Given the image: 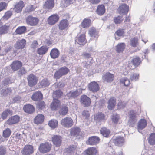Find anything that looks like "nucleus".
I'll use <instances>...</instances> for the list:
<instances>
[{
  "label": "nucleus",
  "instance_id": "nucleus-61",
  "mask_svg": "<svg viewBox=\"0 0 155 155\" xmlns=\"http://www.w3.org/2000/svg\"><path fill=\"white\" fill-rule=\"evenodd\" d=\"M12 15L10 11H8L6 12L3 17L4 19L7 20Z\"/></svg>",
  "mask_w": 155,
  "mask_h": 155
},
{
  "label": "nucleus",
  "instance_id": "nucleus-3",
  "mask_svg": "<svg viewBox=\"0 0 155 155\" xmlns=\"http://www.w3.org/2000/svg\"><path fill=\"white\" fill-rule=\"evenodd\" d=\"M27 24L31 26H35L39 22V20L37 17H34L32 15H29L25 18Z\"/></svg>",
  "mask_w": 155,
  "mask_h": 155
},
{
  "label": "nucleus",
  "instance_id": "nucleus-44",
  "mask_svg": "<svg viewBox=\"0 0 155 155\" xmlns=\"http://www.w3.org/2000/svg\"><path fill=\"white\" fill-rule=\"evenodd\" d=\"M27 30L25 26L18 27L15 30V32L17 34L21 35L25 33Z\"/></svg>",
  "mask_w": 155,
  "mask_h": 155
},
{
  "label": "nucleus",
  "instance_id": "nucleus-17",
  "mask_svg": "<svg viewBox=\"0 0 155 155\" xmlns=\"http://www.w3.org/2000/svg\"><path fill=\"white\" fill-rule=\"evenodd\" d=\"M51 141L56 147H58L62 144V137L60 136L54 135L52 137Z\"/></svg>",
  "mask_w": 155,
  "mask_h": 155
},
{
  "label": "nucleus",
  "instance_id": "nucleus-22",
  "mask_svg": "<svg viewBox=\"0 0 155 155\" xmlns=\"http://www.w3.org/2000/svg\"><path fill=\"white\" fill-rule=\"evenodd\" d=\"M25 5L24 2L20 0L16 3L14 8V10L15 12L17 13L20 12L22 11Z\"/></svg>",
  "mask_w": 155,
  "mask_h": 155
},
{
  "label": "nucleus",
  "instance_id": "nucleus-21",
  "mask_svg": "<svg viewBox=\"0 0 155 155\" xmlns=\"http://www.w3.org/2000/svg\"><path fill=\"white\" fill-rule=\"evenodd\" d=\"M24 112L27 114H31L35 111V108L32 105L27 104L25 105L23 107Z\"/></svg>",
  "mask_w": 155,
  "mask_h": 155
},
{
  "label": "nucleus",
  "instance_id": "nucleus-62",
  "mask_svg": "<svg viewBox=\"0 0 155 155\" xmlns=\"http://www.w3.org/2000/svg\"><path fill=\"white\" fill-rule=\"evenodd\" d=\"M12 90L11 88H8L4 91L3 94L5 95H10L12 92Z\"/></svg>",
  "mask_w": 155,
  "mask_h": 155
},
{
  "label": "nucleus",
  "instance_id": "nucleus-59",
  "mask_svg": "<svg viewBox=\"0 0 155 155\" xmlns=\"http://www.w3.org/2000/svg\"><path fill=\"white\" fill-rule=\"evenodd\" d=\"M115 34L119 36H121L124 34L123 29H119L117 30L115 32Z\"/></svg>",
  "mask_w": 155,
  "mask_h": 155
},
{
  "label": "nucleus",
  "instance_id": "nucleus-40",
  "mask_svg": "<svg viewBox=\"0 0 155 155\" xmlns=\"http://www.w3.org/2000/svg\"><path fill=\"white\" fill-rule=\"evenodd\" d=\"M105 115L101 112H98L94 116V119L98 121H101L105 119Z\"/></svg>",
  "mask_w": 155,
  "mask_h": 155
},
{
  "label": "nucleus",
  "instance_id": "nucleus-32",
  "mask_svg": "<svg viewBox=\"0 0 155 155\" xmlns=\"http://www.w3.org/2000/svg\"><path fill=\"white\" fill-rule=\"evenodd\" d=\"M113 142L116 146H120L122 145L124 142L123 137L118 136L113 139Z\"/></svg>",
  "mask_w": 155,
  "mask_h": 155
},
{
  "label": "nucleus",
  "instance_id": "nucleus-18",
  "mask_svg": "<svg viewBox=\"0 0 155 155\" xmlns=\"http://www.w3.org/2000/svg\"><path fill=\"white\" fill-rule=\"evenodd\" d=\"M65 153L68 155L77 154V147L74 145L69 146L65 149Z\"/></svg>",
  "mask_w": 155,
  "mask_h": 155
},
{
  "label": "nucleus",
  "instance_id": "nucleus-29",
  "mask_svg": "<svg viewBox=\"0 0 155 155\" xmlns=\"http://www.w3.org/2000/svg\"><path fill=\"white\" fill-rule=\"evenodd\" d=\"M107 103V107L108 109L110 110L113 109L116 104V99L114 97H111L108 100Z\"/></svg>",
  "mask_w": 155,
  "mask_h": 155
},
{
  "label": "nucleus",
  "instance_id": "nucleus-50",
  "mask_svg": "<svg viewBox=\"0 0 155 155\" xmlns=\"http://www.w3.org/2000/svg\"><path fill=\"white\" fill-rule=\"evenodd\" d=\"M149 143L151 145L155 144V133H152L150 135L148 139Z\"/></svg>",
  "mask_w": 155,
  "mask_h": 155
},
{
  "label": "nucleus",
  "instance_id": "nucleus-58",
  "mask_svg": "<svg viewBox=\"0 0 155 155\" xmlns=\"http://www.w3.org/2000/svg\"><path fill=\"white\" fill-rule=\"evenodd\" d=\"M27 73V71L24 67H22L20 68L19 71H18V74L20 76H22L25 74Z\"/></svg>",
  "mask_w": 155,
  "mask_h": 155
},
{
  "label": "nucleus",
  "instance_id": "nucleus-51",
  "mask_svg": "<svg viewBox=\"0 0 155 155\" xmlns=\"http://www.w3.org/2000/svg\"><path fill=\"white\" fill-rule=\"evenodd\" d=\"M46 105L44 101H39L36 104V107L40 110H42L45 108Z\"/></svg>",
  "mask_w": 155,
  "mask_h": 155
},
{
  "label": "nucleus",
  "instance_id": "nucleus-60",
  "mask_svg": "<svg viewBox=\"0 0 155 155\" xmlns=\"http://www.w3.org/2000/svg\"><path fill=\"white\" fill-rule=\"evenodd\" d=\"M6 153V148L3 146L0 147V155H5Z\"/></svg>",
  "mask_w": 155,
  "mask_h": 155
},
{
  "label": "nucleus",
  "instance_id": "nucleus-35",
  "mask_svg": "<svg viewBox=\"0 0 155 155\" xmlns=\"http://www.w3.org/2000/svg\"><path fill=\"white\" fill-rule=\"evenodd\" d=\"M125 47L126 45L125 43H119L116 46V51L118 53H122L125 49Z\"/></svg>",
  "mask_w": 155,
  "mask_h": 155
},
{
  "label": "nucleus",
  "instance_id": "nucleus-63",
  "mask_svg": "<svg viewBox=\"0 0 155 155\" xmlns=\"http://www.w3.org/2000/svg\"><path fill=\"white\" fill-rule=\"evenodd\" d=\"M122 83L126 86H128L130 84V81L127 79H124L123 81H122Z\"/></svg>",
  "mask_w": 155,
  "mask_h": 155
},
{
  "label": "nucleus",
  "instance_id": "nucleus-12",
  "mask_svg": "<svg viewBox=\"0 0 155 155\" xmlns=\"http://www.w3.org/2000/svg\"><path fill=\"white\" fill-rule=\"evenodd\" d=\"M80 101L84 106L86 107L90 106L91 103L90 98L85 95H83L81 96Z\"/></svg>",
  "mask_w": 155,
  "mask_h": 155
},
{
  "label": "nucleus",
  "instance_id": "nucleus-15",
  "mask_svg": "<svg viewBox=\"0 0 155 155\" xmlns=\"http://www.w3.org/2000/svg\"><path fill=\"white\" fill-rule=\"evenodd\" d=\"M100 140V138L96 136H93L89 138L87 142V144L94 145L98 144Z\"/></svg>",
  "mask_w": 155,
  "mask_h": 155
},
{
  "label": "nucleus",
  "instance_id": "nucleus-45",
  "mask_svg": "<svg viewBox=\"0 0 155 155\" xmlns=\"http://www.w3.org/2000/svg\"><path fill=\"white\" fill-rule=\"evenodd\" d=\"M12 114V110L6 109L2 114L1 117L4 120L6 119L9 115H11Z\"/></svg>",
  "mask_w": 155,
  "mask_h": 155
},
{
  "label": "nucleus",
  "instance_id": "nucleus-33",
  "mask_svg": "<svg viewBox=\"0 0 155 155\" xmlns=\"http://www.w3.org/2000/svg\"><path fill=\"white\" fill-rule=\"evenodd\" d=\"M81 132V130L79 127H74L71 129L70 134L72 136H78L80 134Z\"/></svg>",
  "mask_w": 155,
  "mask_h": 155
},
{
  "label": "nucleus",
  "instance_id": "nucleus-37",
  "mask_svg": "<svg viewBox=\"0 0 155 155\" xmlns=\"http://www.w3.org/2000/svg\"><path fill=\"white\" fill-rule=\"evenodd\" d=\"M60 54L59 51L57 48L52 49L50 53L51 57L53 59L56 58L58 57Z\"/></svg>",
  "mask_w": 155,
  "mask_h": 155
},
{
  "label": "nucleus",
  "instance_id": "nucleus-38",
  "mask_svg": "<svg viewBox=\"0 0 155 155\" xmlns=\"http://www.w3.org/2000/svg\"><path fill=\"white\" fill-rule=\"evenodd\" d=\"M105 9L104 5H101L97 6L96 9V12L99 15H103L105 13Z\"/></svg>",
  "mask_w": 155,
  "mask_h": 155
},
{
  "label": "nucleus",
  "instance_id": "nucleus-6",
  "mask_svg": "<svg viewBox=\"0 0 155 155\" xmlns=\"http://www.w3.org/2000/svg\"><path fill=\"white\" fill-rule=\"evenodd\" d=\"M75 38V43L81 45H84L87 42L85 33L78 35Z\"/></svg>",
  "mask_w": 155,
  "mask_h": 155
},
{
  "label": "nucleus",
  "instance_id": "nucleus-16",
  "mask_svg": "<svg viewBox=\"0 0 155 155\" xmlns=\"http://www.w3.org/2000/svg\"><path fill=\"white\" fill-rule=\"evenodd\" d=\"M20 118L18 115H15L11 117L7 121V124L9 125H12L18 123L20 121Z\"/></svg>",
  "mask_w": 155,
  "mask_h": 155
},
{
  "label": "nucleus",
  "instance_id": "nucleus-54",
  "mask_svg": "<svg viewBox=\"0 0 155 155\" xmlns=\"http://www.w3.org/2000/svg\"><path fill=\"white\" fill-rule=\"evenodd\" d=\"M120 119L119 116L117 114L112 115V120L113 122L115 124H117Z\"/></svg>",
  "mask_w": 155,
  "mask_h": 155
},
{
  "label": "nucleus",
  "instance_id": "nucleus-20",
  "mask_svg": "<svg viewBox=\"0 0 155 155\" xmlns=\"http://www.w3.org/2000/svg\"><path fill=\"white\" fill-rule=\"evenodd\" d=\"M54 5V0H46L43 4V8L44 9L49 10L52 9Z\"/></svg>",
  "mask_w": 155,
  "mask_h": 155
},
{
  "label": "nucleus",
  "instance_id": "nucleus-8",
  "mask_svg": "<svg viewBox=\"0 0 155 155\" xmlns=\"http://www.w3.org/2000/svg\"><path fill=\"white\" fill-rule=\"evenodd\" d=\"M34 152L33 147L29 144L25 145L21 151V153L23 155H31Z\"/></svg>",
  "mask_w": 155,
  "mask_h": 155
},
{
  "label": "nucleus",
  "instance_id": "nucleus-5",
  "mask_svg": "<svg viewBox=\"0 0 155 155\" xmlns=\"http://www.w3.org/2000/svg\"><path fill=\"white\" fill-rule=\"evenodd\" d=\"M74 124L72 119L70 117H66L62 119L61 121V124L64 127L70 128Z\"/></svg>",
  "mask_w": 155,
  "mask_h": 155
},
{
  "label": "nucleus",
  "instance_id": "nucleus-56",
  "mask_svg": "<svg viewBox=\"0 0 155 155\" xmlns=\"http://www.w3.org/2000/svg\"><path fill=\"white\" fill-rule=\"evenodd\" d=\"M36 8V7H34L33 5H31L26 8L25 12L29 13L34 11Z\"/></svg>",
  "mask_w": 155,
  "mask_h": 155
},
{
  "label": "nucleus",
  "instance_id": "nucleus-9",
  "mask_svg": "<svg viewBox=\"0 0 155 155\" xmlns=\"http://www.w3.org/2000/svg\"><path fill=\"white\" fill-rule=\"evenodd\" d=\"M58 15L55 14L49 16L47 19L48 23L50 25H53L57 23L59 19Z\"/></svg>",
  "mask_w": 155,
  "mask_h": 155
},
{
  "label": "nucleus",
  "instance_id": "nucleus-36",
  "mask_svg": "<svg viewBox=\"0 0 155 155\" xmlns=\"http://www.w3.org/2000/svg\"><path fill=\"white\" fill-rule=\"evenodd\" d=\"M131 62L134 66L137 67L140 64L142 61L140 58L136 56L132 59Z\"/></svg>",
  "mask_w": 155,
  "mask_h": 155
},
{
  "label": "nucleus",
  "instance_id": "nucleus-57",
  "mask_svg": "<svg viewBox=\"0 0 155 155\" xmlns=\"http://www.w3.org/2000/svg\"><path fill=\"white\" fill-rule=\"evenodd\" d=\"M7 6V4L5 2H2L0 3V12L5 9Z\"/></svg>",
  "mask_w": 155,
  "mask_h": 155
},
{
  "label": "nucleus",
  "instance_id": "nucleus-49",
  "mask_svg": "<svg viewBox=\"0 0 155 155\" xmlns=\"http://www.w3.org/2000/svg\"><path fill=\"white\" fill-rule=\"evenodd\" d=\"M48 124L51 127L54 129L58 126V122L56 120L53 119L49 121Z\"/></svg>",
  "mask_w": 155,
  "mask_h": 155
},
{
  "label": "nucleus",
  "instance_id": "nucleus-43",
  "mask_svg": "<svg viewBox=\"0 0 155 155\" xmlns=\"http://www.w3.org/2000/svg\"><path fill=\"white\" fill-rule=\"evenodd\" d=\"M48 49V48L47 46L43 45L37 50V52L39 55H43L47 52Z\"/></svg>",
  "mask_w": 155,
  "mask_h": 155
},
{
  "label": "nucleus",
  "instance_id": "nucleus-28",
  "mask_svg": "<svg viewBox=\"0 0 155 155\" xmlns=\"http://www.w3.org/2000/svg\"><path fill=\"white\" fill-rule=\"evenodd\" d=\"M68 108L67 104H63L59 108V113L60 115H66L68 112Z\"/></svg>",
  "mask_w": 155,
  "mask_h": 155
},
{
  "label": "nucleus",
  "instance_id": "nucleus-10",
  "mask_svg": "<svg viewBox=\"0 0 155 155\" xmlns=\"http://www.w3.org/2000/svg\"><path fill=\"white\" fill-rule=\"evenodd\" d=\"M61 105L60 100L55 98H53L52 102L50 105V107L52 110L56 111L59 109Z\"/></svg>",
  "mask_w": 155,
  "mask_h": 155
},
{
  "label": "nucleus",
  "instance_id": "nucleus-41",
  "mask_svg": "<svg viewBox=\"0 0 155 155\" xmlns=\"http://www.w3.org/2000/svg\"><path fill=\"white\" fill-rule=\"evenodd\" d=\"M147 123L146 120L143 119H141L138 123V128L143 129L146 126Z\"/></svg>",
  "mask_w": 155,
  "mask_h": 155
},
{
  "label": "nucleus",
  "instance_id": "nucleus-27",
  "mask_svg": "<svg viewBox=\"0 0 155 155\" xmlns=\"http://www.w3.org/2000/svg\"><path fill=\"white\" fill-rule=\"evenodd\" d=\"M88 88L90 91L94 92L99 90V87L98 84L95 81L91 82L88 85Z\"/></svg>",
  "mask_w": 155,
  "mask_h": 155
},
{
  "label": "nucleus",
  "instance_id": "nucleus-55",
  "mask_svg": "<svg viewBox=\"0 0 155 155\" xmlns=\"http://www.w3.org/2000/svg\"><path fill=\"white\" fill-rule=\"evenodd\" d=\"M139 74L138 73L133 74L130 76V78L131 81H136L138 80Z\"/></svg>",
  "mask_w": 155,
  "mask_h": 155
},
{
  "label": "nucleus",
  "instance_id": "nucleus-53",
  "mask_svg": "<svg viewBox=\"0 0 155 155\" xmlns=\"http://www.w3.org/2000/svg\"><path fill=\"white\" fill-rule=\"evenodd\" d=\"M11 132L10 129L6 128L3 132V137L4 138L8 137L11 135Z\"/></svg>",
  "mask_w": 155,
  "mask_h": 155
},
{
  "label": "nucleus",
  "instance_id": "nucleus-13",
  "mask_svg": "<svg viewBox=\"0 0 155 155\" xmlns=\"http://www.w3.org/2000/svg\"><path fill=\"white\" fill-rule=\"evenodd\" d=\"M69 23L67 19H63L61 20L58 25L59 29L60 30H67L68 28Z\"/></svg>",
  "mask_w": 155,
  "mask_h": 155
},
{
  "label": "nucleus",
  "instance_id": "nucleus-26",
  "mask_svg": "<svg viewBox=\"0 0 155 155\" xmlns=\"http://www.w3.org/2000/svg\"><path fill=\"white\" fill-rule=\"evenodd\" d=\"M45 117L43 114H38L34 119V122L37 124H41L44 121Z\"/></svg>",
  "mask_w": 155,
  "mask_h": 155
},
{
  "label": "nucleus",
  "instance_id": "nucleus-34",
  "mask_svg": "<svg viewBox=\"0 0 155 155\" xmlns=\"http://www.w3.org/2000/svg\"><path fill=\"white\" fill-rule=\"evenodd\" d=\"M88 34L91 37L96 38L97 39L98 35V32L94 27L91 28L89 30Z\"/></svg>",
  "mask_w": 155,
  "mask_h": 155
},
{
  "label": "nucleus",
  "instance_id": "nucleus-39",
  "mask_svg": "<svg viewBox=\"0 0 155 155\" xmlns=\"http://www.w3.org/2000/svg\"><path fill=\"white\" fill-rule=\"evenodd\" d=\"M80 94L78 90L74 91H70L67 94V96L68 98H75Z\"/></svg>",
  "mask_w": 155,
  "mask_h": 155
},
{
  "label": "nucleus",
  "instance_id": "nucleus-48",
  "mask_svg": "<svg viewBox=\"0 0 155 155\" xmlns=\"http://www.w3.org/2000/svg\"><path fill=\"white\" fill-rule=\"evenodd\" d=\"M138 44V39L137 37H134L131 38L130 41V45L133 47H136Z\"/></svg>",
  "mask_w": 155,
  "mask_h": 155
},
{
  "label": "nucleus",
  "instance_id": "nucleus-42",
  "mask_svg": "<svg viewBox=\"0 0 155 155\" xmlns=\"http://www.w3.org/2000/svg\"><path fill=\"white\" fill-rule=\"evenodd\" d=\"M39 86L42 88L48 86L50 84V83L48 79L44 78L39 82Z\"/></svg>",
  "mask_w": 155,
  "mask_h": 155
},
{
  "label": "nucleus",
  "instance_id": "nucleus-25",
  "mask_svg": "<svg viewBox=\"0 0 155 155\" xmlns=\"http://www.w3.org/2000/svg\"><path fill=\"white\" fill-rule=\"evenodd\" d=\"M91 20L88 18H86L82 20L81 25L82 28L87 29L91 26Z\"/></svg>",
  "mask_w": 155,
  "mask_h": 155
},
{
  "label": "nucleus",
  "instance_id": "nucleus-52",
  "mask_svg": "<svg viewBox=\"0 0 155 155\" xmlns=\"http://www.w3.org/2000/svg\"><path fill=\"white\" fill-rule=\"evenodd\" d=\"M123 17L120 16H118L115 17L114 18V21L115 24H120L123 21Z\"/></svg>",
  "mask_w": 155,
  "mask_h": 155
},
{
  "label": "nucleus",
  "instance_id": "nucleus-19",
  "mask_svg": "<svg viewBox=\"0 0 155 155\" xmlns=\"http://www.w3.org/2000/svg\"><path fill=\"white\" fill-rule=\"evenodd\" d=\"M11 29V25L6 23L0 27V35H2L7 34Z\"/></svg>",
  "mask_w": 155,
  "mask_h": 155
},
{
  "label": "nucleus",
  "instance_id": "nucleus-46",
  "mask_svg": "<svg viewBox=\"0 0 155 155\" xmlns=\"http://www.w3.org/2000/svg\"><path fill=\"white\" fill-rule=\"evenodd\" d=\"M63 95V92L61 90L58 89L54 91L53 93V98H60Z\"/></svg>",
  "mask_w": 155,
  "mask_h": 155
},
{
  "label": "nucleus",
  "instance_id": "nucleus-23",
  "mask_svg": "<svg viewBox=\"0 0 155 155\" xmlns=\"http://www.w3.org/2000/svg\"><path fill=\"white\" fill-rule=\"evenodd\" d=\"M104 80L107 83H111L114 80V74L109 72H107L103 76Z\"/></svg>",
  "mask_w": 155,
  "mask_h": 155
},
{
  "label": "nucleus",
  "instance_id": "nucleus-64",
  "mask_svg": "<svg viewBox=\"0 0 155 155\" xmlns=\"http://www.w3.org/2000/svg\"><path fill=\"white\" fill-rule=\"evenodd\" d=\"M82 115L84 116L86 119H87L90 116L88 111H84L82 113Z\"/></svg>",
  "mask_w": 155,
  "mask_h": 155
},
{
  "label": "nucleus",
  "instance_id": "nucleus-47",
  "mask_svg": "<svg viewBox=\"0 0 155 155\" xmlns=\"http://www.w3.org/2000/svg\"><path fill=\"white\" fill-rule=\"evenodd\" d=\"M100 131L101 134L104 137H106L109 136L110 133V130L104 127L101 128L100 130Z\"/></svg>",
  "mask_w": 155,
  "mask_h": 155
},
{
  "label": "nucleus",
  "instance_id": "nucleus-11",
  "mask_svg": "<svg viewBox=\"0 0 155 155\" xmlns=\"http://www.w3.org/2000/svg\"><path fill=\"white\" fill-rule=\"evenodd\" d=\"M22 62L19 60L13 61L10 64V66L12 70L15 71L19 70L22 66Z\"/></svg>",
  "mask_w": 155,
  "mask_h": 155
},
{
  "label": "nucleus",
  "instance_id": "nucleus-30",
  "mask_svg": "<svg viewBox=\"0 0 155 155\" xmlns=\"http://www.w3.org/2000/svg\"><path fill=\"white\" fill-rule=\"evenodd\" d=\"M129 115V122L133 124L135 123L137 120L136 112L133 110H130Z\"/></svg>",
  "mask_w": 155,
  "mask_h": 155
},
{
  "label": "nucleus",
  "instance_id": "nucleus-24",
  "mask_svg": "<svg viewBox=\"0 0 155 155\" xmlns=\"http://www.w3.org/2000/svg\"><path fill=\"white\" fill-rule=\"evenodd\" d=\"M26 43V40L24 39H22L21 40L17 41L14 46L17 49H21L25 48Z\"/></svg>",
  "mask_w": 155,
  "mask_h": 155
},
{
  "label": "nucleus",
  "instance_id": "nucleus-1",
  "mask_svg": "<svg viewBox=\"0 0 155 155\" xmlns=\"http://www.w3.org/2000/svg\"><path fill=\"white\" fill-rule=\"evenodd\" d=\"M52 148V144L48 142L41 143L38 150L41 153H45L49 152Z\"/></svg>",
  "mask_w": 155,
  "mask_h": 155
},
{
  "label": "nucleus",
  "instance_id": "nucleus-31",
  "mask_svg": "<svg viewBox=\"0 0 155 155\" xmlns=\"http://www.w3.org/2000/svg\"><path fill=\"white\" fill-rule=\"evenodd\" d=\"M31 98L34 101H38L43 99V95L40 91L36 92L33 93Z\"/></svg>",
  "mask_w": 155,
  "mask_h": 155
},
{
  "label": "nucleus",
  "instance_id": "nucleus-14",
  "mask_svg": "<svg viewBox=\"0 0 155 155\" xmlns=\"http://www.w3.org/2000/svg\"><path fill=\"white\" fill-rule=\"evenodd\" d=\"M129 9V5L126 4H121L119 6L117 10L120 14H126Z\"/></svg>",
  "mask_w": 155,
  "mask_h": 155
},
{
  "label": "nucleus",
  "instance_id": "nucleus-4",
  "mask_svg": "<svg viewBox=\"0 0 155 155\" xmlns=\"http://www.w3.org/2000/svg\"><path fill=\"white\" fill-rule=\"evenodd\" d=\"M27 79L28 85L30 87H32L36 85L38 81V77L33 74L29 75Z\"/></svg>",
  "mask_w": 155,
  "mask_h": 155
},
{
  "label": "nucleus",
  "instance_id": "nucleus-7",
  "mask_svg": "<svg viewBox=\"0 0 155 155\" xmlns=\"http://www.w3.org/2000/svg\"><path fill=\"white\" fill-rule=\"evenodd\" d=\"M99 154V151L96 147H89L83 152V155H97Z\"/></svg>",
  "mask_w": 155,
  "mask_h": 155
},
{
  "label": "nucleus",
  "instance_id": "nucleus-2",
  "mask_svg": "<svg viewBox=\"0 0 155 155\" xmlns=\"http://www.w3.org/2000/svg\"><path fill=\"white\" fill-rule=\"evenodd\" d=\"M69 71V69L67 67H62L56 71L54 77L56 79H59L62 76L66 75Z\"/></svg>",
  "mask_w": 155,
  "mask_h": 155
}]
</instances>
